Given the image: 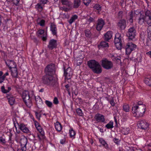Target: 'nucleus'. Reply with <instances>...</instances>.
Listing matches in <instances>:
<instances>
[{"mask_svg":"<svg viewBox=\"0 0 151 151\" xmlns=\"http://www.w3.org/2000/svg\"><path fill=\"white\" fill-rule=\"evenodd\" d=\"M145 105L138 106L133 105L132 108V113L134 116L139 117L142 116L145 111Z\"/></svg>","mask_w":151,"mask_h":151,"instance_id":"obj_1","label":"nucleus"},{"mask_svg":"<svg viewBox=\"0 0 151 151\" xmlns=\"http://www.w3.org/2000/svg\"><path fill=\"white\" fill-rule=\"evenodd\" d=\"M88 65L92 71L95 73H100L102 72V68L99 63L94 60H91L88 62Z\"/></svg>","mask_w":151,"mask_h":151,"instance_id":"obj_2","label":"nucleus"},{"mask_svg":"<svg viewBox=\"0 0 151 151\" xmlns=\"http://www.w3.org/2000/svg\"><path fill=\"white\" fill-rule=\"evenodd\" d=\"M42 82L45 84L50 86H53L56 83V81L52 76L45 75L42 78Z\"/></svg>","mask_w":151,"mask_h":151,"instance_id":"obj_3","label":"nucleus"},{"mask_svg":"<svg viewBox=\"0 0 151 151\" xmlns=\"http://www.w3.org/2000/svg\"><path fill=\"white\" fill-rule=\"evenodd\" d=\"M123 39L121 35L117 33L116 34L114 42L116 48L118 49H121L122 47V42Z\"/></svg>","mask_w":151,"mask_h":151,"instance_id":"obj_4","label":"nucleus"},{"mask_svg":"<svg viewBox=\"0 0 151 151\" xmlns=\"http://www.w3.org/2000/svg\"><path fill=\"white\" fill-rule=\"evenodd\" d=\"M101 65L102 67L106 70L111 69L113 67V63L111 61L106 58H104L101 61Z\"/></svg>","mask_w":151,"mask_h":151,"instance_id":"obj_5","label":"nucleus"},{"mask_svg":"<svg viewBox=\"0 0 151 151\" xmlns=\"http://www.w3.org/2000/svg\"><path fill=\"white\" fill-rule=\"evenodd\" d=\"M137 46L132 42L127 43L125 46L126 53L127 55H129L131 52L136 48Z\"/></svg>","mask_w":151,"mask_h":151,"instance_id":"obj_6","label":"nucleus"},{"mask_svg":"<svg viewBox=\"0 0 151 151\" xmlns=\"http://www.w3.org/2000/svg\"><path fill=\"white\" fill-rule=\"evenodd\" d=\"M45 71L46 75L52 76L55 73V67L54 64H50L45 68Z\"/></svg>","mask_w":151,"mask_h":151,"instance_id":"obj_7","label":"nucleus"},{"mask_svg":"<svg viewBox=\"0 0 151 151\" xmlns=\"http://www.w3.org/2000/svg\"><path fill=\"white\" fill-rule=\"evenodd\" d=\"M136 31L134 27H130L128 30L127 33V36L129 38V39L132 40L135 36Z\"/></svg>","mask_w":151,"mask_h":151,"instance_id":"obj_8","label":"nucleus"},{"mask_svg":"<svg viewBox=\"0 0 151 151\" xmlns=\"http://www.w3.org/2000/svg\"><path fill=\"white\" fill-rule=\"evenodd\" d=\"M137 125L139 128L144 129H147L149 126L148 123L145 121L143 120L138 122Z\"/></svg>","mask_w":151,"mask_h":151,"instance_id":"obj_9","label":"nucleus"},{"mask_svg":"<svg viewBox=\"0 0 151 151\" xmlns=\"http://www.w3.org/2000/svg\"><path fill=\"white\" fill-rule=\"evenodd\" d=\"M72 71L71 68L70 67L64 70V76L65 78L67 79H70L72 75Z\"/></svg>","mask_w":151,"mask_h":151,"instance_id":"obj_10","label":"nucleus"},{"mask_svg":"<svg viewBox=\"0 0 151 151\" xmlns=\"http://www.w3.org/2000/svg\"><path fill=\"white\" fill-rule=\"evenodd\" d=\"M94 118L98 122L104 123L105 121L104 116L101 114L97 113L95 116Z\"/></svg>","mask_w":151,"mask_h":151,"instance_id":"obj_11","label":"nucleus"},{"mask_svg":"<svg viewBox=\"0 0 151 151\" xmlns=\"http://www.w3.org/2000/svg\"><path fill=\"white\" fill-rule=\"evenodd\" d=\"M17 124L18 125L19 128L23 132L26 133H29L30 131L27 127V125H25L23 123H17Z\"/></svg>","mask_w":151,"mask_h":151,"instance_id":"obj_12","label":"nucleus"},{"mask_svg":"<svg viewBox=\"0 0 151 151\" xmlns=\"http://www.w3.org/2000/svg\"><path fill=\"white\" fill-rule=\"evenodd\" d=\"M57 45L56 40L53 39H51L49 41L48 47L50 49L52 50L56 48Z\"/></svg>","mask_w":151,"mask_h":151,"instance_id":"obj_13","label":"nucleus"},{"mask_svg":"<svg viewBox=\"0 0 151 151\" xmlns=\"http://www.w3.org/2000/svg\"><path fill=\"white\" fill-rule=\"evenodd\" d=\"M5 63L10 69L17 68V65L13 60H7L5 61Z\"/></svg>","mask_w":151,"mask_h":151,"instance_id":"obj_14","label":"nucleus"},{"mask_svg":"<svg viewBox=\"0 0 151 151\" xmlns=\"http://www.w3.org/2000/svg\"><path fill=\"white\" fill-rule=\"evenodd\" d=\"M104 24V21L103 19H99L96 25V29L98 31H100Z\"/></svg>","mask_w":151,"mask_h":151,"instance_id":"obj_15","label":"nucleus"},{"mask_svg":"<svg viewBox=\"0 0 151 151\" xmlns=\"http://www.w3.org/2000/svg\"><path fill=\"white\" fill-rule=\"evenodd\" d=\"M50 30L52 35L56 36L57 34V29L56 25L53 23L51 24L50 26Z\"/></svg>","mask_w":151,"mask_h":151,"instance_id":"obj_16","label":"nucleus"},{"mask_svg":"<svg viewBox=\"0 0 151 151\" xmlns=\"http://www.w3.org/2000/svg\"><path fill=\"white\" fill-rule=\"evenodd\" d=\"M145 17L144 14H140L138 15L137 21L139 24L140 25L143 24L144 22H145Z\"/></svg>","mask_w":151,"mask_h":151,"instance_id":"obj_17","label":"nucleus"},{"mask_svg":"<svg viewBox=\"0 0 151 151\" xmlns=\"http://www.w3.org/2000/svg\"><path fill=\"white\" fill-rule=\"evenodd\" d=\"M27 138L24 136H22V137L20 139V143L21 147L27 148L26 145L27 142Z\"/></svg>","mask_w":151,"mask_h":151,"instance_id":"obj_18","label":"nucleus"},{"mask_svg":"<svg viewBox=\"0 0 151 151\" xmlns=\"http://www.w3.org/2000/svg\"><path fill=\"white\" fill-rule=\"evenodd\" d=\"M118 27L121 30L124 29L126 27V21L124 19L119 21L117 24Z\"/></svg>","mask_w":151,"mask_h":151,"instance_id":"obj_19","label":"nucleus"},{"mask_svg":"<svg viewBox=\"0 0 151 151\" xmlns=\"http://www.w3.org/2000/svg\"><path fill=\"white\" fill-rule=\"evenodd\" d=\"M37 33L40 35H43V36L42 37V38L43 41H45L47 39V33L45 34V31L43 29L39 30L38 32Z\"/></svg>","mask_w":151,"mask_h":151,"instance_id":"obj_20","label":"nucleus"},{"mask_svg":"<svg viewBox=\"0 0 151 151\" xmlns=\"http://www.w3.org/2000/svg\"><path fill=\"white\" fill-rule=\"evenodd\" d=\"M144 83L147 86L151 87V76H147L144 79Z\"/></svg>","mask_w":151,"mask_h":151,"instance_id":"obj_21","label":"nucleus"},{"mask_svg":"<svg viewBox=\"0 0 151 151\" xmlns=\"http://www.w3.org/2000/svg\"><path fill=\"white\" fill-rule=\"evenodd\" d=\"M112 32L109 31L107 32L104 35L105 40L106 41H108L112 37Z\"/></svg>","mask_w":151,"mask_h":151,"instance_id":"obj_22","label":"nucleus"},{"mask_svg":"<svg viewBox=\"0 0 151 151\" xmlns=\"http://www.w3.org/2000/svg\"><path fill=\"white\" fill-rule=\"evenodd\" d=\"M99 142L104 147L107 149L108 148L109 146L108 144L106 142L103 138H99Z\"/></svg>","mask_w":151,"mask_h":151,"instance_id":"obj_23","label":"nucleus"},{"mask_svg":"<svg viewBox=\"0 0 151 151\" xmlns=\"http://www.w3.org/2000/svg\"><path fill=\"white\" fill-rule=\"evenodd\" d=\"M11 75L12 77L17 78L18 76V72L17 68L11 69Z\"/></svg>","mask_w":151,"mask_h":151,"instance_id":"obj_24","label":"nucleus"},{"mask_svg":"<svg viewBox=\"0 0 151 151\" xmlns=\"http://www.w3.org/2000/svg\"><path fill=\"white\" fill-rule=\"evenodd\" d=\"M22 96L24 101L30 98L29 92L27 91H24L23 92Z\"/></svg>","mask_w":151,"mask_h":151,"instance_id":"obj_25","label":"nucleus"},{"mask_svg":"<svg viewBox=\"0 0 151 151\" xmlns=\"http://www.w3.org/2000/svg\"><path fill=\"white\" fill-rule=\"evenodd\" d=\"M55 128L56 130L58 132H60L62 130V127L61 124L58 122H56L55 123Z\"/></svg>","mask_w":151,"mask_h":151,"instance_id":"obj_26","label":"nucleus"},{"mask_svg":"<svg viewBox=\"0 0 151 151\" xmlns=\"http://www.w3.org/2000/svg\"><path fill=\"white\" fill-rule=\"evenodd\" d=\"M44 6L41 3H38L35 6V8L38 12H41L42 11Z\"/></svg>","mask_w":151,"mask_h":151,"instance_id":"obj_27","label":"nucleus"},{"mask_svg":"<svg viewBox=\"0 0 151 151\" xmlns=\"http://www.w3.org/2000/svg\"><path fill=\"white\" fill-rule=\"evenodd\" d=\"M69 133L70 137L72 139H74L76 134V132L73 128H71L69 130Z\"/></svg>","mask_w":151,"mask_h":151,"instance_id":"obj_28","label":"nucleus"},{"mask_svg":"<svg viewBox=\"0 0 151 151\" xmlns=\"http://www.w3.org/2000/svg\"><path fill=\"white\" fill-rule=\"evenodd\" d=\"M24 101L27 106L28 108H30L32 105V103L31 98L26 99Z\"/></svg>","mask_w":151,"mask_h":151,"instance_id":"obj_29","label":"nucleus"},{"mask_svg":"<svg viewBox=\"0 0 151 151\" xmlns=\"http://www.w3.org/2000/svg\"><path fill=\"white\" fill-rule=\"evenodd\" d=\"M98 47L99 49H101L102 47H109L108 43L104 41H102L100 42L99 45H98Z\"/></svg>","mask_w":151,"mask_h":151,"instance_id":"obj_30","label":"nucleus"},{"mask_svg":"<svg viewBox=\"0 0 151 151\" xmlns=\"http://www.w3.org/2000/svg\"><path fill=\"white\" fill-rule=\"evenodd\" d=\"M7 97L9 104L11 105H13L15 102V98L12 96H7Z\"/></svg>","mask_w":151,"mask_h":151,"instance_id":"obj_31","label":"nucleus"},{"mask_svg":"<svg viewBox=\"0 0 151 151\" xmlns=\"http://www.w3.org/2000/svg\"><path fill=\"white\" fill-rule=\"evenodd\" d=\"M35 98L37 104L42 105L43 104L42 100L40 96H35Z\"/></svg>","mask_w":151,"mask_h":151,"instance_id":"obj_32","label":"nucleus"},{"mask_svg":"<svg viewBox=\"0 0 151 151\" xmlns=\"http://www.w3.org/2000/svg\"><path fill=\"white\" fill-rule=\"evenodd\" d=\"M37 137L40 141L43 140L45 137V132H42V133H37Z\"/></svg>","mask_w":151,"mask_h":151,"instance_id":"obj_33","label":"nucleus"},{"mask_svg":"<svg viewBox=\"0 0 151 151\" xmlns=\"http://www.w3.org/2000/svg\"><path fill=\"white\" fill-rule=\"evenodd\" d=\"M1 90L2 92L4 93H8L11 90V87H8L7 89H6L4 86H1Z\"/></svg>","mask_w":151,"mask_h":151,"instance_id":"obj_34","label":"nucleus"},{"mask_svg":"<svg viewBox=\"0 0 151 151\" xmlns=\"http://www.w3.org/2000/svg\"><path fill=\"white\" fill-rule=\"evenodd\" d=\"M107 129H112L114 127V122L112 121H110L105 126Z\"/></svg>","mask_w":151,"mask_h":151,"instance_id":"obj_35","label":"nucleus"},{"mask_svg":"<svg viewBox=\"0 0 151 151\" xmlns=\"http://www.w3.org/2000/svg\"><path fill=\"white\" fill-rule=\"evenodd\" d=\"M20 0H6L7 2L12 3L13 6H17Z\"/></svg>","mask_w":151,"mask_h":151,"instance_id":"obj_36","label":"nucleus"},{"mask_svg":"<svg viewBox=\"0 0 151 151\" xmlns=\"http://www.w3.org/2000/svg\"><path fill=\"white\" fill-rule=\"evenodd\" d=\"M61 1L63 4L68 6L69 7L72 4V3L69 1V0H61Z\"/></svg>","mask_w":151,"mask_h":151,"instance_id":"obj_37","label":"nucleus"},{"mask_svg":"<svg viewBox=\"0 0 151 151\" xmlns=\"http://www.w3.org/2000/svg\"><path fill=\"white\" fill-rule=\"evenodd\" d=\"M129 106L128 104H124L123 106V110L126 112H129Z\"/></svg>","mask_w":151,"mask_h":151,"instance_id":"obj_38","label":"nucleus"},{"mask_svg":"<svg viewBox=\"0 0 151 151\" xmlns=\"http://www.w3.org/2000/svg\"><path fill=\"white\" fill-rule=\"evenodd\" d=\"M93 8L95 10V11H97L98 13H99L101 10V7L99 4H96L93 6Z\"/></svg>","mask_w":151,"mask_h":151,"instance_id":"obj_39","label":"nucleus"},{"mask_svg":"<svg viewBox=\"0 0 151 151\" xmlns=\"http://www.w3.org/2000/svg\"><path fill=\"white\" fill-rule=\"evenodd\" d=\"M130 131V128H129L124 127L122 129V133L124 134H128Z\"/></svg>","mask_w":151,"mask_h":151,"instance_id":"obj_40","label":"nucleus"},{"mask_svg":"<svg viewBox=\"0 0 151 151\" xmlns=\"http://www.w3.org/2000/svg\"><path fill=\"white\" fill-rule=\"evenodd\" d=\"M8 143H9V144L8 145L7 144V145H5L7 147H8V146H9L10 147L12 148L14 150V142L12 141L11 140V138H9V140L8 141Z\"/></svg>","mask_w":151,"mask_h":151,"instance_id":"obj_41","label":"nucleus"},{"mask_svg":"<svg viewBox=\"0 0 151 151\" xmlns=\"http://www.w3.org/2000/svg\"><path fill=\"white\" fill-rule=\"evenodd\" d=\"M135 12L133 11H131L129 13V21L131 23L133 22V17L134 16Z\"/></svg>","mask_w":151,"mask_h":151,"instance_id":"obj_42","label":"nucleus"},{"mask_svg":"<svg viewBox=\"0 0 151 151\" xmlns=\"http://www.w3.org/2000/svg\"><path fill=\"white\" fill-rule=\"evenodd\" d=\"M78 18V16L76 15H74L72 16L70 19L69 20V23L71 24Z\"/></svg>","mask_w":151,"mask_h":151,"instance_id":"obj_43","label":"nucleus"},{"mask_svg":"<svg viewBox=\"0 0 151 151\" xmlns=\"http://www.w3.org/2000/svg\"><path fill=\"white\" fill-rule=\"evenodd\" d=\"M77 114L80 116H82L83 115V113L81 109L80 108H78L76 110Z\"/></svg>","mask_w":151,"mask_h":151,"instance_id":"obj_44","label":"nucleus"},{"mask_svg":"<svg viewBox=\"0 0 151 151\" xmlns=\"http://www.w3.org/2000/svg\"><path fill=\"white\" fill-rule=\"evenodd\" d=\"M80 0H74V6L75 8L78 7L80 5Z\"/></svg>","mask_w":151,"mask_h":151,"instance_id":"obj_45","label":"nucleus"},{"mask_svg":"<svg viewBox=\"0 0 151 151\" xmlns=\"http://www.w3.org/2000/svg\"><path fill=\"white\" fill-rule=\"evenodd\" d=\"M45 103L47 106L49 108H51L52 107L53 104L52 102L48 100H46Z\"/></svg>","mask_w":151,"mask_h":151,"instance_id":"obj_46","label":"nucleus"},{"mask_svg":"<svg viewBox=\"0 0 151 151\" xmlns=\"http://www.w3.org/2000/svg\"><path fill=\"white\" fill-rule=\"evenodd\" d=\"M6 141L5 139L3 138L2 137H0V143H1L3 145H7L6 144Z\"/></svg>","mask_w":151,"mask_h":151,"instance_id":"obj_47","label":"nucleus"},{"mask_svg":"<svg viewBox=\"0 0 151 151\" xmlns=\"http://www.w3.org/2000/svg\"><path fill=\"white\" fill-rule=\"evenodd\" d=\"M145 17L146 19H147L148 18H150L151 17V14L150 11H147L145 14Z\"/></svg>","mask_w":151,"mask_h":151,"instance_id":"obj_48","label":"nucleus"},{"mask_svg":"<svg viewBox=\"0 0 151 151\" xmlns=\"http://www.w3.org/2000/svg\"><path fill=\"white\" fill-rule=\"evenodd\" d=\"M86 36L87 37H89L91 35V32L89 30L86 29L85 30Z\"/></svg>","mask_w":151,"mask_h":151,"instance_id":"obj_49","label":"nucleus"},{"mask_svg":"<svg viewBox=\"0 0 151 151\" xmlns=\"http://www.w3.org/2000/svg\"><path fill=\"white\" fill-rule=\"evenodd\" d=\"M35 114L37 118L39 120H40L41 116V114L40 113H38L36 111L35 112Z\"/></svg>","mask_w":151,"mask_h":151,"instance_id":"obj_50","label":"nucleus"},{"mask_svg":"<svg viewBox=\"0 0 151 151\" xmlns=\"http://www.w3.org/2000/svg\"><path fill=\"white\" fill-rule=\"evenodd\" d=\"M145 22L149 26H151V17L150 18L146 19Z\"/></svg>","mask_w":151,"mask_h":151,"instance_id":"obj_51","label":"nucleus"},{"mask_svg":"<svg viewBox=\"0 0 151 151\" xmlns=\"http://www.w3.org/2000/svg\"><path fill=\"white\" fill-rule=\"evenodd\" d=\"M48 2V0H40V3L44 6V4H46Z\"/></svg>","mask_w":151,"mask_h":151,"instance_id":"obj_52","label":"nucleus"},{"mask_svg":"<svg viewBox=\"0 0 151 151\" xmlns=\"http://www.w3.org/2000/svg\"><path fill=\"white\" fill-rule=\"evenodd\" d=\"M91 0H83L84 4L86 6L88 5Z\"/></svg>","mask_w":151,"mask_h":151,"instance_id":"obj_53","label":"nucleus"},{"mask_svg":"<svg viewBox=\"0 0 151 151\" xmlns=\"http://www.w3.org/2000/svg\"><path fill=\"white\" fill-rule=\"evenodd\" d=\"M45 20L44 19H42L40 22L39 23V24L40 25V26L43 27L45 25Z\"/></svg>","mask_w":151,"mask_h":151,"instance_id":"obj_54","label":"nucleus"},{"mask_svg":"<svg viewBox=\"0 0 151 151\" xmlns=\"http://www.w3.org/2000/svg\"><path fill=\"white\" fill-rule=\"evenodd\" d=\"M53 102L55 104H57L59 103V101L57 97H55L54 98L53 100Z\"/></svg>","mask_w":151,"mask_h":151,"instance_id":"obj_55","label":"nucleus"},{"mask_svg":"<svg viewBox=\"0 0 151 151\" xmlns=\"http://www.w3.org/2000/svg\"><path fill=\"white\" fill-rule=\"evenodd\" d=\"M147 37L148 38L151 40V31L148 30V29L147 30Z\"/></svg>","mask_w":151,"mask_h":151,"instance_id":"obj_56","label":"nucleus"},{"mask_svg":"<svg viewBox=\"0 0 151 151\" xmlns=\"http://www.w3.org/2000/svg\"><path fill=\"white\" fill-rule=\"evenodd\" d=\"M37 130L39 132V133H42V132H44L42 128L41 127V126L39 127L36 128Z\"/></svg>","mask_w":151,"mask_h":151,"instance_id":"obj_57","label":"nucleus"},{"mask_svg":"<svg viewBox=\"0 0 151 151\" xmlns=\"http://www.w3.org/2000/svg\"><path fill=\"white\" fill-rule=\"evenodd\" d=\"M110 103V104L112 106H114L115 105V103L113 99L112 98L111 100L110 101H109Z\"/></svg>","mask_w":151,"mask_h":151,"instance_id":"obj_58","label":"nucleus"},{"mask_svg":"<svg viewBox=\"0 0 151 151\" xmlns=\"http://www.w3.org/2000/svg\"><path fill=\"white\" fill-rule=\"evenodd\" d=\"M29 95L30 96V98L33 97H35V96L34 94V93L33 91H30L29 93Z\"/></svg>","mask_w":151,"mask_h":151,"instance_id":"obj_59","label":"nucleus"},{"mask_svg":"<svg viewBox=\"0 0 151 151\" xmlns=\"http://www.w3.org/2000/svg\"><path fill=\"white\" fill-rule=\"evenodd\" d=\"M5 78L2 76L0 77V83H3L5 80Z\"/></svg>","mask_w":151,"mask_h":151,"instance_id":"obj_60","label":"nucleus"},{"mask_svg":"<svg viewBox=\"0 0 151 151\" xmlns=\"http://www.w3.org/2000/svg\"><path fill=\"white\" fill-rule=\"evenodd\" d=\"M34 123L36 128L40 126L39 123L36 121H34Z\"/></svg>","mask_w":151,"mask_h":151,"instance_id":"obj_61","label":"nucleus"},{"mask_svg":"<svg viewBox=\"0 0 151 151\" xmlns=\"http://www.w3.org/2000/svg\"><path fill=\"white\" fill-rule=\"evenodd\" d=\"M116 55H113V57H114V58L116 60H120V57H116Z\"/></svg>","mask_w":151,"mask_h":151,"instance_id":"obj_62","label":"nucleus"},{"mask_svg":"<svg viewBox=\"0 0 151 151\" xmlns=\"http://www.w3.org/2000/svg\"><path fill=\"white\" fill-rule=\"evenodd\" d=\"M135 105H136V106H138L145 105L144 104H143V102L141 101H139L138 103H137V104Z\"/></svg>","mask_w":151,"mask_h":151,"instance_id":"obj_63","label":"nucleus"},{"mask_svg":"<svg viewBox=\"0 0 151 151\" xmlns=\"http://www.w3.org/2000/svg\"><path fill=\"white\" fill-rule=\"evenodd\" d=\"M27 149V148H21L17 150V151H26Z\"/></svg>","mask_w":151,"mask_h":151,"instance_id":"obj_64","label":"nucleus"}]
</instances>
